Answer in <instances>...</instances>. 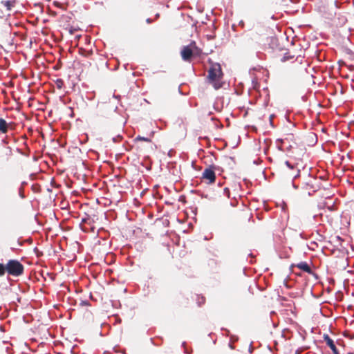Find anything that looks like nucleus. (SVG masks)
I'll list each match as a JSON object with an SVG mask.
<instances>
[{"instance_id":"b1692460","label":"nucleus","mask_w":354,"mask_h":354,"mask_svg":"<svg viewBox=\"0 0 354 354\" xmlns=\"http://www.w3.org/2000/svg\"><path fill=\"white\" fill-rule=\"evenodd\" d=\"M147 22L148 24H150V23L151 22V19L150 18H148V19H147Z\"/></svg>"},{"instance_id":"dca6fc26","label":"nucleus","mask_w":354,"mask_h":354,"mask_svg":"<svg viewBox=\"0 0 354 354\" xmlns=\"http://www.w3.org/2000/svg\"><path fill=\"white\" fill-rule=\"evenodd\" d=\"M90 221V217L87 215L86 217L82 218V223H88Z\"/></svg>"},{"instance_id":"f257e3e1","label":"nucleus","mask_w":354,"mask_h":354,"mask_svg":"<svg viewBox=\"0 0 354 354\" xmlns=\"http://www.w3.org/2000/svg\"><path fill=\"white\" fill-rule=\"evenodd\" d=\"M223 77L221 67L219 64H214L208 71V80L216 89L220 88L222 85L221 80Z\"/></svg>"},{"instance_id":"4be33fe9","label":"nucleus","mask_w":354,"mask_h":354,"mask_svg":"<svg viewBox=\"0 0 354 354\" xmlns=\"http://www.w3.org/2000/svg\"><path fill=\"white\" fill-rule=\"evenodd\" d=\"M335 239H337V241H342V239H341V238H340V236H337L335 237Z\"/></svg>"},{"instance_id":"9b49d317","label":"nucleus","mask_w":354,"mask_h":354,"mask_svg":"<svg viewBox=\"0 0 354 354\" xmlns=\"http://www.w3.org/2000/svg\"><path fill=\"white\" fill-rule=\"evenodd\" d=\"M7 272V266L3 263H0V277H2Z\"/></svg>"},{"instance_id":"0eeeda50","label":"nucleus","mask_w":354,"mask_h":354,"mask_svg":"<svg viewBox=\"0 0 354 354\" xmlns=\"http://www.w3.org/2000/svg\"><path fill=\"white\" fill-rule=\"evenodd\" d=\"M324 339L326 342L327 346H329V348L332 350L333 354H339L334 344L333 340L328 335H324Z\"/></svg>"},{"instance_id":"a211bd4d","label":"nucleus","mask_w":354,"mask_h":354,"mask_svg":"<svg viewBox=\"0 0 354 354\" xmlns=\"http://www.w3.org/2000/svg\"><path fill=\"white\" fill-rule=\"evenodd\" d=\"M19 195L21 198H24L25 197L24 193H23V189L22 187H19Z\"/></svg>"},{"instance_id":"9d476101","label":"nucleus","mask_w":354,"mask_h":354,"mask_svg":"<svg viewBox=\"0 0 354 354\" xmlns=\"http://www.w3.org/2000/svg\"><path fill=\"white\" fill-rule=\"evenodd\" d=\"M135 142H138V141H145V142H151V140L149 138H147V137H144V136H138L135 140H134Z\"/></svg>"},{"instance_id":"393cba45","label":"nucleus","mask_w":354,"mask_h":354,"mask_svg":"<svg viewBox=\"0 0 354 354\" xmlns=\"http://www.w3.org/2000/svg\"><path fill=\"white\" fill-rule=\"evenodd\" d=\"M113 97H115V98H119V97H120V96H119V95H114V94H113Z\"/></svg>"},{"instance_id":"412c9836","label":"nucleus","mask_w":354,"mask_h":354,"mask_svg":"<svg viewBox=\"0 0 354 354\" xmlns=\"http://www.w3.org/2000/svg\"><path fill=\"white\" fill-rule=\"evenodd\" d=\"M299 174H300V170L297 169V174L295 175L294 178H296L299 177Z\"/></svg>"},{"instance_id":"1a4fd4ad","label":"nucleus","mask_w":354,"mask_h":354,"mask_svg":"<svg viewBox=\"0 0 354 354\" xmlns=\"http://www.w3.org/2000/svg\"><path fill=\"white\" fill-rule=\"evenodd\" d=\"M8 128L7 122L3 118H0V132L6 133L8 131Z\"/></svg>"},{"instance_id":"5701e85b","label":"nucleus","mask_w":354,"mask_h":354,"mask_svg":"<svg viewBox=\"0 0 354 354\" xmlns=\"http://www.w3.org/2000/svg\"><path fill=\"white\" fill-rule=\"evenodd\" d=\"M292 186L296 189L298 188V186L297 185H295L293 182H292Z\"/></svg>"},{"instance_id":"a878e982","label":"nucleus","mask_w":354,"mask_h":354,"mask_svg":"<svg viewBox=\"0 0 354 354\" xmlns=\"http://www.w3.org/2000/svg\"><path fill=\"white\" fill-rule=\"evenodd\" d=\"M347 354H354L353 353L349 352Z\"/></svg>"},{"instance_id":"6ab92c4d","label":"nucleus","mask_w":354,"mask_h":354,"mask_svg":"<svg viewBox=\"0 0 354 354\" xmlns=\"http://www.w3.org/2000/svg\"><path fill=\"white\" fill-rule=\"evenodd\" d=\"M224 194L226 195L228 198H230V190L228 188L224 189Z\"/></svg>"},{"instance_id":"aec40b11","label":"nucleus","mask_w":354,"mask_h":354,"mask_svg":"<svg viewBox=\"0 0 354 354\" xmlns=\"http://www.w3.org/2000/svg\"><path fill=\"white\" fill-rule=\"evenodd\" d=\"M81 305L82 306H88V302L87 301H81Z\"/></svg>"},{"instance_id":"6e6552de","label":"nucleus","mask_w":354,"mask_h":354,"mask_svg":"<svg viewBox=\"0 0 354 354\" xmlns=\"http://www.w3.org/2000/svg\"><path fill=\"white\" fill-rule=\"evenodd\" d=\"M297 267L304 272L307 273H312V270L310 266L306 261H301L297 265Z\"/></svg>"},{"instance_id":"bb28decb","label":"nucleus","mask_w":354,"mask_h":354,"mask_svg":"<svg viewBox=\"0 0 354 354\" xmlns=\"http://www.w3.org/2000/svg\"><path fill=\"white\" fill-rule=\"evenodd\" d=\"M8 348H7V352H8ZM8 353V354H11L10 353Z\"/></svg>"},{"instance_id":"f03ea898","label":"nucleus","mask_w":354,"mask_h":354,"mask_svg":"<svg viewBox=\"0 0 354 354\" xmlns=\"http://www.w3.org/2000/svg\"><path fill=\"white\" fill-rule=\"evenodd\" d=\"M6 266L7 272L11 276L19 277L24 273V267L18 260H9Z\"/></svg>"},{"instance_id":"2eb2a0df","label":"nucleus","mask_w":354,"mask_h":354,"mask_svg":"<svg viewBox=\"0 0 354 354\" xmlns=\"http://www.w3.org/2000/svg\"><path fill=\"white\" fill-rule=\"evenodd\" d=\"M122 138V137L120 135H118V136L116 137H113V141L114 142H118L119 140H120Z\"/></svg>"},{"instance_id":"ddd939ff","label":"nucleus","mask_w":354,"mask_h":354,"mask_svg":"<svg viewBox=\"0 0 354 354\" xmlns=\"http://www.w3.org/2000/svg\"><path fill=\"white\" fill-rule=\"evenodd\" d=\"M2 4H3L8 10H10L12 6V2L10 1H3Z\"/></svg>"},{"instance_id":"7ed1b4c3","label":"nucleus","mask_w":354,"mask_h":354,"mask_svg":"<svg viewBox=\"0 0 354 354\" xmlns=\"http://www.w3.org/2000/svg\"><path fill=\"white\" fill-rule=\"evenodd\" d=\"M198 49L196 44L192 41L189 45L184 46L180 51L182 59L185 62H190L194 52Z\"/></svg>"},{"instance_id":"423d86ee","label":"nucleus","mask_w":354,"mask_h":354,"mask_svg":"<svg viewBox=\"0 0 354 354\" xmlns=\"http://www.w3.org/2000/svg\"><path fill=\"white\" fill-rule=\"evenodd\" d=\"M288 142V138H286L284 139H277V142H280L281 144V146L278 147V149L281 151H286L289 152L290 149L292 148V145H289L286 146Z\"/></svg>"},{"instance_id":"4468645a","label":"nucleus","mask_w":354,"mask_h":354,"mask_svg":"<svg viewBox=\"0 0 354 354\" xmlns=\"http://www.w3.org/2000/svg\"><path fill=\"white\" fill-rule=\"evenodd\" d=\"M285 164L290 169H293L295 167L294 165L291 164L289 161H286Z\"/></svg>"},{"instance_id":"39448f33","label":"nucleus","mask_w":354,"mask_h":354,"mask_svg":"<svg viewBox=\"0 0 354 354\" xmlns=\"http://www.w3.org/2000/svg\"><path fill=\"white\" fill-rule=\"evenodd\" d=\"M315 179H310L308 182L304 183L303 189L308 191V195L311 196L313 193L315 192L317 189L314 185Z\"/></svg>"},{"instance_id":"20e7f679","label":"nucleus","mask_w":354,"mask_h":354,"mask_svg":"<svg viewBox=\"0 0 354 354\" xmlns=\"http://www.w3.org/2000/svg\"><path fill=\"white\" fill-rule=\"evenodd\" d=\"M202 178L209 181V183L214 182L216 178L215 172L212 167H207L202 174Z\"/></svg>"},{"instance_id":"f3484780","label":"nucleus","mask_w":354,"mask_h":354,"mask_svg":"<svg viewBox=\"0 0 354 354\" xmlns=\"http://www.w3.org/2000/svg\"><path fill=\"white\" fill-rule=\"evenodd\" d=\"M58 88H61L63 84V81L61 79H58L56 82Z\"/></svg>"},{"instance_id":"f8f14e48","label":"nucleus","mask_w":354,"mask_h":354,"mask_svg":"<svg viewBox=\"0 0 354 354\" xmlns=\"http://www.w3.org/2000/svg\"><path fill=\"white\" fill-rule=\"evenodd\" d=\"M196 297H197V303H198V306H201L202 304H205V299L204 297H201L199 295H197Z\"/></svg>"}]
</instances>
